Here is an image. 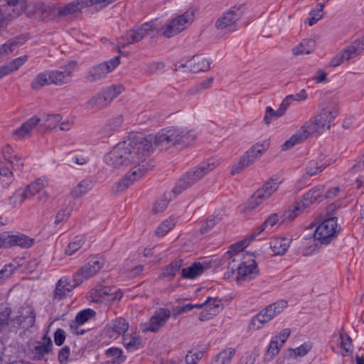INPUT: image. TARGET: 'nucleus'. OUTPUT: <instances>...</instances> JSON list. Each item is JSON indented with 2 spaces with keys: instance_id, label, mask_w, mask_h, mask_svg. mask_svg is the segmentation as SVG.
Returning <instances> with one entry per match:
<instances>
[{
  "instance_id": "nucleus-59",
  "label": "nucleus",
  "mask_w": 364,
  "mask_h": 364,
  "mask_svg": "<svg viewBox=\"0 0 364 364\" xmlns=\"http://www.w3.org/2000/svg\"><path fill=\"white\" fill-rule=\"evenodd\" d=\"M203 357V353L199 351L196 353H192L190 351L185 358V361L187 364H195L199 361Z\"/></svg>"
},
{
  "instance_id": "nucleus-27",
  "label": "nucleus",
  "mask_w": 364,
  "mask_h": 364,
  "mask_svg": "<svg viewBox=\"0 0 364 364\" xmlns=\"http://www.w3.org/2000/svg\"><path fill=\"white\" fill-rule=\"evenodd\" d=\"M210 61L205 58L196 55L194 56L191 60L188 61L186 65L181 63L178 68L188 67L190 71L194 73L199 72H205L210 69Z\"/></svg>"
},
{
  "instance_id": "nucleus-2",
  "label": "nucleus",
  "mask_w": 364,
  "mask_h": 364,
  "mask_svg": "<svg viewBox=\"0 0 364 364\" xmlns=\"http://www.w3.org/2000/svg\"><path fill=\"white\" fill-rule=\"evenodd\" d=\"M196 136L192 131H184L176 128L164 129L154 136V144L159 150H167L169 147L192 144Z\"/></svg>"
},
{
  "instance_id": "nucleus-56",
  "label": "nucleus",
  "mask_w": 364,
  "mask_h": 364,
  "mask_svg": "<svg viewBox=\"0 0 364 364\" xmlns=\"http://www.w3.org/2000/svg\"><path fill=\"white\" fill-rule=\"evenodd\" d=\"M28 55H24L12 60L9 64H7L11 73L17 70L21 66H22L28 60Z\"/></svg>"
},
{
  "instance_id": "nucleus-29",
  "label": "nucleus",
  "mask_w": 364,
  "mask_h": 364,
  "mask_svg": "<svg viewBox=\"0 0 364 364\" xmlns=\"http://www.w3.org/2000/svg\"><path fill=\"white\" fill-rule=\"evenodd\" d=\"M41 120L42 119L37 116L32 117L23 123L20 127L14 130L13 135L16 136L18 139H23L26 135L29 134Z\"/></svg>"
},
{
  "instance_id": "nucleus-10",
  "label": "nucleus",
  "mask_w": 364,
  "mask_h": 364,
  "mask_svg": "<svg viewBox=\"0 0 364 364\" xmlns=\"http://www.w3.org/2000/svg\"><path fill=\"white\" fill-rule=\"evenodd\" d=\"M364 50V36L355 40L346 46L340 53L335 55L330 61V65L336 67L345 61L354 59L359 56Z\"/></svg>"
},
{
  "instance_id": "nucleus-18",
  "label": "nucleus",
  "mask_w": 364,
  "mask_h": 364,
  "mask_svg": "<svg viewBox=\"0 0 364 364\" xmlns=\"http://www.w3.org/2000/svg\"><path fill=\"white\" fill-rule=\"evenodd\" d=\"M171 316V312L168 309L160 308L151 317L148 323H144L141 330L144 332H157Z\"/></svg>"
},
{
  "instance_id": "nucleus-42",
  "label": "nucleus",
  "mask_w": 364,
  "mask_h": 364,
  "mask_svg": "<svg viewBox=\"0 0 364 364\" xmlns=\"http://www.w3.org/2000/svg\"><path fill=\"white\" fill-rule=\"evenodd\" d=\"M91 188V182L90 181L83 180L73 188L71 195L73 198H78L86 194Z\"/></svg>"
},
{
  "instance_id": "nucleus-48",
  "label": "nucleus",
  "mask_w": 364,
  "mask_h": 364,
  "mask_svg": "<svg viewBox=\"0 0 364 364\" xmlns=\"http://www.w3.org/2000/svg\"><path fill=\"white\" fill-rule=\"evenodd\" d=\"M43 126L47 129H53L62 120V117L59 114H46L43 117Z\"/></svg>"
},
{
  "instance_id": "nucleus-63",
  "label": "nucleus",
  "mask_w": 364,
  "mask_h": 364,
  "mask_svg": "<svg viewBox=\"0 0 364 364\" xmlns=\"http://www.w3.org/2000/svg\"><path fill=\"white\" fill-rule=\"evenodd\" d=\"M9 163L14 169L21 171L23 167V161L22 158L18 155L11 156L9 159Z\"/></svg>"
},
{
  "instance_id": "nucleus-52",
  "label": "nucleus",
  "mask_w": 364,
  "mask_h": 364,
  "mask_svg": "<svg viewBox=\"0 0 364 364\" xmlns=\"http://www.w3.org/2000/svg\"><path fill=\"white\" fill-rule=\"evenodd\" d=\"M291 331L290 328H284L276 337L274 340V349L277 350V353L279 352V348L284 345L285 341L289 337Z\"/></svg>"
},
{
  "instance_id": "nucleus-44",
  "label": "nucleus",
  "mask_w": 364,
  "mask_h": 364,
  "mask_svg": "<svg viewBox=\"0 0 364 364\" xmlns=\"http://www.w3.org/2000/svg\"><path fill=\"white\" fill-rule=\"evenodd\" d=\"M306 139V135L302 134L300 130L297 131L289 139L287 140L282 145V149L287 151L294 145L300 144Z\"/></svg>"
},
{
  "instance_id": "nucleus-32",
  "label": "nucleus",
  "mask_w": 364,
  "mask_h": 364,
  "mask_svg": "<svg viewBox=\"0 0 364 364\" xmlns=\"http://www.w3.org/2000/svg\"><path fill=\"white\" fill-rule=\"evenodd\" d=\"M45 186V181L42 178H38L34 182L30 183L20 194L21 202L26 199L35 196L40 192Z\"/></svg>"
},
{
  "instance_id": "nucleus-41",
  "label": "nucleus",
  "mask_w": 364,
  "mask_h": 364,
  "mask_svg": "<svg viewBox=\"0 0 364 364\" xmlns=\"http://www.w3.org/2000/svg\"><path fill=\"white\" fill-rule=\"evenodd\" d=\"M49 71L39 73L31 82L32 89L39 90L41 87L46 85L52 84L51 79H49Z\"/></svg>"
},
{
  "instance_id": "nucleus-6",
  "label": "nucleus",
  "mask_w": 364,
  "mask_h": 364,
  "mask_svg": "<svg viewBox=\"0 0 364 364\" xmlns=\"http://www.w3.org/2000/svg\"><path fill=\"white\" fill-rule=\"evenodd\" d=\"M154 31H159V28L153 21L144 23L140 27L134 26L119 38L118 45L119 48H125L131 44L138 43L145 36L151 35Z\"/></svg>"
},
{
  "instance_id": "nucleus-26",
  "label": "nucleus",
  "mask_w": 364,
  "mask_h": 364,
  "mask_svg": "<svg viewBox=\"0 0 364 364\" xmlns=\"http://www.w3.org/2000/svg\"><path fill=\"white\" fill-rule=\"evenodd\" d=\"M80 284H77L76 281L73 280V278L72 279L66 277L61 278L56 284L54 298L59 300L62 299L66 296L68 292L73 291L75 287Z\"/></svg>"
},
{
  "instance_id": "nucleus-3",
  "label": "nucleus",
  "mask_w": 364,
  "mask_h": 364,
  "mask_svg": "<svg viewBox=\"0 0 364 364\" xmlns=\"http://www.w3.org/2000/svg\"><path fill=\"white\" fill-rule=\"evenodd\" d=\"M323 192V187L321 186L311 188L303 196V198L300 202L295 203L292 207L283 213L282 215H281V220L277 218L278 215L274 213V225L278 224L280 225L287 221L293 220L305 208L318 202L322 198Z\"/></svg>"
},
{
  "instance_id": "nucleus-16",
  "label": "nucleus",
  "mask_w": 364,
  "mask_h": 364,
  "mask_svg": "<svg viewBox=\"0 0 364 364\" xmlns=\"http://www.w3.org/2000/svg\"><path fill=\"white\" fill-rule=\"evenodd\" d=\"M104 262L100 258L95 257L81 267L73 275V280L81 284L85 279L94 276L103 267Z\"/></svg>"
},
{
  "instance_id": "nucleus-12",
  "label": "nucleus",
  "mask_w": 364,
  "mask_h": 364,
  "mask_svg": "<svg viewBox=\"0 0 364 364\" xmlns=\"http://www.w3.org/2000/svg\"><path fill=\"white\" fill-rule=\"evenodd\" d=\"M195 10L189 9L184 14L173 18L170 23L163 27V35L166 38H171L185 30L193 21Z\"/></svg>"
},
{
  "instance_id": "nucleus-57",
  "label": "nucleus",
  "mask_w": 364,
  "mask_h": 364,
  "mask_svg": "<svg viewBox=\"0 0 364 364\" xmlns=\"http://www.w3.org/2000/svg\"><path fill=\"white\" fill-rule=\"evenodd\" d=\"M291 104V102H290V98L286 97L282 100L279 108L277 110H274V117L283 116L286 113V111L289 107Z\"/></svg>"
},
{
  "instance_id": "nucleus-19",
  "label": "nucleus",
  "mask_w": 364,
  "mask_h": 364,
  "mask_svg": "<svg viewBox=\"0 0 364 364\" xmlns=\"http://www.w3.org/2000/svg\"><path fill=\"white\" fill-rule=\"evenodd\" d=\"M149 167L146 164H135V166L128 172L122 180L117 183L118 191H123L134 181L141 178L147 171Z\"/></svg>"
},
{
  "instance_id": "nucleus-36",
  "label": "nucleus",
  "mask_w": 364,
  "mask_h": 364,
  "mask_svg": "<svg viewBox=\"0 0 364 364\" xmlns=\"http://www.w3.org/2000/svg\"><path fill=\"white\" fill-rule=\"evenodd\" d=\"M324 4L318 3L316 7L312 9L309 14V17L305 20V23H308L310 26L316 24L323 16Z\"/></svg>"
},
{
  "instance_id": "nucleus-40",
  "label": "nucleus",
  "mask_w": 364,
  "mask_h": 364,
  "mask_svg": "<svg viewBox=\"0 0 364 364\" xmlns=\"http://www.w3.org/2000/svg\"><path fill=\"white\" fill-rule=\"evenodd\" d=\"M235 353V349L229 348L220 352L213 361V364H228Z\"/></svg>"
},
{
  "instance_id": "nucleus-55",
  "label": "nucleus",
  "mask_w": 364,
  "mask_h": 364,
  "mask_svg": "<svg viewBox=\"0 0 364 364\" xmlns=\"http://www.w3.org/2000/svg\"><path fill=\"white\" fill-rule=\"evenodd\" d=\"M238 257H240V254L237 253L234 257L231 256V261L228 263V270L225 274V277L228 279H230L231 276H232L235 272H237V267L239 265H236L235 262H239L240 259Z\"/></svg>"
},
{
  "instance_id": "nucleus-50",
  "label": "nucleus",
  "mask_w": 364,
  "mask_h": 364,
  "mask_svg": "<svg viewBox=\"0 0 364 364\" xmlns=\"http://www.w3.org/2000/svg\"><path fill=\"white\" fill-rule=\"evenodd\" d=\"M326 166V165L322 164L321 161H311L306 166V174L309 176H313L317 174V173L322 171Z\"/></svg>"
},
{
  "instance_id": "nucleus-14",
  "label": "nucleus",
  "mask_w": 364,
  "mask_h": 364,
  "mask_svg": "<svg viewBox=\"0 0 364 364\" xmlns=\"http://www.w3.org/2000/svg\"><path fill=\"white\" fill-rule=\"evenodd\" d=\"M120 63V58L116 56L107 61L101 63L90 68L85 79L93 82L102 79L112 72Z\"/></svg>"
},
{
  "instance_id": "nucleus-17",
  "label": "nucleus",
  "mask_w": 364,
  "mask_h": 364,
  "mask_svg": "<svg viewBox=\"0 0 364 364\" xmlns=\"http://www.w3.org/2000/svg\"><path fill=\"white\" fill-rule=\"evenodd\" d=\"M239 7L233 6L225 12L215 22V27L220 30H228L230 32L235 31L236 23L240 18Z\"/></svg>"
},
{
  "instance_id": "nucleus-53",
  "label": "nucleus",
  "mask_w": 364,
  "mask_h": 364,
  "mask_svg": "<svg viewBox=\"0 0 364 364\" xmlns=\"http://www.w3.org/2000/svg\"><path fill=\"white\" fill-rule=\"evenodd\" d=\"M338 340L341 341L340 346L343 348V356H347L351 351L352 340L348 335L341 333L338 336Z\"/></svg>"
},
{
  "instance_id": "nucleus-30",
  "label": "nucleus",
  "mask_w": 364,
  "mask_h": 364,
  "mask_svg": "<svg viewBox=\"0 0 364 364\" xmlns=\"http://www.w3.org/2000/svg\"><path fill=\"white\" fill-rule=\"evenodd\" d=\"M7 244L9 247L18 246L22 248H29L34 244V239L23 233L9 235Z\"/></svg>"
},
{
  "instance_id": "nucleus-33",
  "label": "nucleus",
  "mask_w": 364,
  "mask_h": 364,
  "mask_svg": "<svg viewBox=\"0 0 364 364\" xmlns=\"http://www.w3.org/2000/svg\"><path fill=\"white\" fill-rule=\"evenodd\" d=\"M255 262L254 260L252 261V264L247 265L245 262H242L237 267V275L236 277V281L238 284L242 280L251 279L252 275L255 273L256 268Z\"/></svg>"
},
{
  "instance_id": "nucleus-4",
  "label": "nucleus",
  "mask_w": 364,
  "mask_h": 364,
  "mask_svg": "<svg viewBox=\"0 0 364 364\" xmlns=\"http://www.w3.org/2000/svg\"><path fill=\"white\" fill-rule=\"evenodd\" d=\"M338 115V109L334 106L323 109L313 119L307 122L299 129L306 139L312 134H321L325 130L329 129L331 122Z\"/></svg>"
},
{
  "instance_id": "nucleus-38",
  "label": "nucleus",
  "mask_w": 364,
  "mask_h": 364,
  "mask_svg": "<svg viewBox=\"0 0 364 364\" xmlns=\"http://www.w3.org/2000/svg\"><path fill=\"white\" fill-rule=\"evenodd\" d=\"M123 351L121 348L112 347L105 351V355L111 358L112 364H122L125 360V357L122 355Z\"/></svg>"
},
{
  "instance_id": "nucleus-51",
  "label": "nucleus",
  "mask_w": 364,
  "mask_h": 364,
  "mask_svg": "<svg viewBox=\"0 0 364 364\" xmlns=\"http://www.w3.org/2000/svg\"><path fill=\"white\" fill-rule=\"evenodd\" d=\"M78 11L77 6L75 5V1H72L63 7H57L58 16L60 17L67 16L73 14Z\"/></svg>"
},
{
  "instance_id": "nucleus-20",
  "label": "nucleus",
  "mask_w": 364,
  "mask_h": 364,
  "mask_svg": "<svg viewBox=\"0 0 364 364\" xmlns=\"http://www.w3.org/2000/svg\"><path fill=\"white\" fill-rule=\"evenodd\" d=\"M268 225H270L271 227L273 226V214H271L268 216V218L266 219V220L264 222V223L258 228V230L253 233H252L250 235L246 237L242 240L236 242L235 244H232L230 246L228 251L226 252L225 255H230L232 252H241L245 248H246L250 243L255 240V238L259 235L261 232H262Z\"/></svg>"
},
{
  "instance_id": "nucleus-60",
  "label": "nucleus",
  "mask_w": 364,
  "mask_h": 364,
  "mask_svg": "<svg viewBox=\"0 0 364 364\" xmlns=\"http://www.w3.org/2000/svg\"><path fill=\"white\" fill-rule=\"evenodd\" d=\"M54 342L56 346H62L65 340V331L62 328H58L53 335Z\"/></svg>"
},
{
  "instance_id": "nucleus-49",
  "label": "nucleus",
  "mask_w": 364,
  "mask_h": 364,
  "mask_svg": "<svg viewBox=\"0 0 364 364\" xmlns=\"http://www.w3.org/2000/svg\"><path fill=\"white\" fill-rule=\"evenodd\" d=\"M175 226V220L170 218L161 223L156 230L158 236H164L168 233Z\"/></svg>"
},
{
  "instance_id": "nucleus-61",
  "label": "nucleus",
  "mask_w": 364,
  "mask_h": 364,
  "mask_svg": "<svg viewBox=\"0 0 364 364\" xmlns=\"http://www.w3.org/2000/svg\"><path fill=\"white\" fill-rule=\"evenodd\" d=\"M70 354V348L68 346L63 347L58 353V358L60 363H64L68 361Z\"/></svg>"
},
{
  "instance_id": "nucleus-1",
  "label": "nucleus",
  "mask_w": 364,
  "mask_h": 364,
  "mask_svg": "<svg viewBox=\"0 0 364 364\" xmlns=\"http://www.w3.org/2000/svg\"><path fill=\"white\" fill-rule=\"evenodd\" d=\"M153 137L136 135L117 144L105 156L106 164L114 168L132 164H145L153 150Z\"/></svg>"
},
{
  "instance_id": "nucleus-22",
  "label": "nucleus",
  "mask_w": 364,
  "mask_h": 364,
  "mask_svg": "<svg viewBox=\"0 0 364 364\" xmlns=\"http://www.w3.org/2000/svg\"><path fill=\"white\" fill-rule=\"evenodd\" d=\"M29 6H32V11L36 17L44 21H52L58 16L57 6L53 4L47 5L42 2H37L31 4Z\"/></svg>"
},
{
  "instance_id": "nucleus-13",
  "label": "nucleus",
  "mask_w": 364,
  "mask_h": 364,
  "mask_svg": "<svg viewBox=\"0 0 364 364\" xmlns=\"http://www.w3.org/2000/svg\"><path fill=\"white\" fill-rule=\"evenodd\" d=\"M120 85H112L105 90L93 95L87 102L86 106L90 109H101L106 107L121 92Z\"/></svg>"
},
{
  "instance_id": "nucleus-43",
  "label": "nucleus",
  "mask_w": 364,
  "mask_h": 364,
  "mask_svg": "<svg viewBox=\"0 0 364 364\" xmlns=\"http://www.w3.org/2000/svg\"><path fill=\"white\" fill-rule=\"evenodd\" d=\"M85 237L84 235H77L74 237L65 248V252L67 255H73L75 254L85 243Z\"/></svg>"
},
{
  "instance_id": "nucleus-46",
  "label": "nucleus",
  "mask_w": 364,
  "mask_h": 364,
  "mask_svg": "<svg viewBox=\"0 0 364 364\" xmlns=\"http://www.w3.org/2000/svg\"><path fill=\"white\" fill-rule=\"evenodd\" d=\"M14 180V175L10 168L1 166H0V183L3 187H8Z\"/></svg>"
},
{
  "instance_id": "nucleus-28",
  "label": "nucleus",
  "mask_w": 364,
  "mask_h": 364,
  "mask_svg": "<svg viewBox=\"0 0 364 364\" xmlns=\"http://www.w3.org/2000/svg\"><path fill=\"white\" fill-rule=\"evenodd\" d=\"M209 267L210 265L206 262H194L190 267L181 269V277L183 279H194L198 276H200L204 271Z\"/></svg>"
},
{
  "instance_id": "nucleus-45",
  "label": "nucleus",
  "mask_w": 364,
  "mask_h": 364,
  "mask_svg": "<svg viewBox=\"0 0 364 364\" xmlns=\"http://www.w3.org/2000/svg\"><path fill=\"white\" fill-rule=\"evenodd\" d=\"M123 345L129 351L138 350L141 347V341L139 336H123Z\"/></svg>"
},
{
  "instance_id": "nucleus-9",
  "label": "nucleus",
  "mask_w": 364,
  "mask_h": 364,
  "mask_svg": "<svg viewBox=\"0 0 364 364\" xmlns=\"http://www.w3.org/2000/svg\"><path fill=\"white\" fill-rule=\"evenodd\" d=\"M340 230L335 217L328 218L317 226L314 231V241L321 245H328L336 236Z\"/></svg>"
},
{
  "instance_id": "nucleus-58",
  "label": "nucleus",
  "mask_w": 364,
  "mask_h": 364,
  "mask_svg": "<svg viewBox=\"0 0 364 364\" xmlns=\"http://www.w3.org/2000/svg\"><path fill=\"white\" fill-rule=\"evenodd\" d=\"M14 269L15 267L12 264H8L0 270V284L12 274Z\"/></svg>"
},
{
  "instance_id": "nucleus-39",
  "label": "nucleus",
  "mask_w": 364,
  "mask_h": 364,
  "mask_svg": "<svg viewBox=\"0 0 364 364\" xmlns=\"http://www.w3.org/2000/svg\"><path fill=\"white\" fill-rule=\"evenodd\" d=\"M290 242L291 240L286 237H274V256L284 255Z\"/></svg>"
},
{
  "instance_id": "nucleus-5",
  "label": "nucleus",
  "mask_w": 364,
  "mask_h": 364,
  "mask_svg": "<svg viewBox=\"0 0 364 364\" xmlns=\"http://www.w3.org/2000/svg\"><path fill=\"white\" fill-rule=\"evenodd\" d=\"M216 166L214 161H210L200 163L194 170L187 172L178 181L176 186L172 190L173 193L176 195L181 193L213 170Z\"/></svg>"
},
{
  "instance_id": "nucleus-35",
  "label": "nucleus",
  "mask_w": 364,
  "mask_h": 364,
  "mask_svg": "<svg viewBox=\"0 0 364 364\" xmlns=\"http://www.w3.org/2000/svg\"><path fill=\"white\" fill-rule=\"evenodd\" d=\"M5 9L9 16L16 18L25 9V2L19 0H9L7 1Z\"/></svg>"
},
{
  "instance_id": "nucleus-31",
  "label": "nucleus",
  "mask_w": 364,
  "mask_h": 364,
  "mask_svg": "<svg viewBox=\"0 0 364 364\" xmlns=\"http://www.w3.org/2000/svg\"><path fill=\"white\" fill-rule=\"evenodd\" d=\"M26 40V37L23 36H18L9 39L4 44L0 46L1 56L3 57L12 53L16 48L21 46Z\"/></svg>"
},
{
  "instance_id": "nucleus-37",
  "label": "nucleus",
  "mask_w": 364,
  "mask_h": 364,
  "mask_svg": "<svg viewBox=\"0 0 364 364\" xmlns=\"http://www.w3.org/2000/svg\"><path fill=\"white\" fill-rule=\"evenodd\" d=\"M96 315V312L92 309H86L78 312L75 318V324L71 323L70 328H73L74 326L83 325L85 322L90 319L94 318ZM77 328V326H75Z\"/></svg>"
},
{
  "instance_id": "nucleus-23",
  "label": "nucleus",
  "mask_w": 364,
  "mask_h": 364,
  "mask_svg": "<svg viewBox=\"0 0 364 364\" xmlns=\"http://www.w3.org/2000/svg\"><path fill=\"white\" fill-rule=\"evenodd\" d=\"M18 315L14 318V321L21 328L28 329L33 327L36 321V314L31 306L21 307Z\"/></svg>"
},
{
  "instance_id": "nucleus-47",
  "label": "nucleus",
  "mask_w": 364,
  "mask_h": 364,
  "mask_svg": "<svg viewBox=\"0 0 364 364\" xmlns=\"http://www.w3.org/2000/svg\"><path fill=\"white\" fill-rule=\"evenodd\" d=\"M183 260L182 259H177L171 262L166 267L163 273L164 277H173L183 266Z\"/></svg>"
},
{
  "instance_id": "nucleus-64",
  "label": "nucleus",
  "mask_w": 364,
  "mask_h": 364,
  "mask_svg": "<svg viewBox=\"0 0 364 364\" xmlns=\"http://www.w3.org/2000/svg\"><path fill=\"white\" fill-rule=\"evenodd\" d=\"M117 291L115 287H104L97 290V294L101 297L112 296Z\"/></svg>"
},
{
  "instance_id": "nucleus-54",
  "label": "nucleus",
  "mask_w": 364,
  "mask_h": 364,
  "mask_svg": "<svg viewBox=\"0 0 364 364\" xmlns=\"http://www.w3.org/2000/svg\"><path fill=\"white\" fill-rule=\"evenodd\" d=\"M221 220L219 216L212 215L209 217L200 228V232L205 234L210 230L217 223Z\"/></svg>"
},
{
  "instance_id": "nucleus-62",
  "label": "nucleus",
  "mask_w": 364,
  "mask_h": 364,
  "mask_svg": "<svg viewBox=\"0 0 364 364\" xmlns=\"http://www.w3.org/2000/svg\"><path fill=\"white\" fill-rule=\"evenodd\" d=\"M311 346L309 343H304L294 350L296 356L302 357L306 355L311 350Z\"/></svg>"
},
{
  "instance_id": "nucleus-25",
  "label": "nucleus",
  "mask_w": 364,
  "mask_h": 364,
  "mask_svg": "<svg viewBox=\"0 0 364 364\" xmlns=\"http://www.w3.org/2000/svg\"><path fill=\"white\" fill-rule=\"evenodd\" d=\"M129 328V324L124 318H119L109 323L106 328V334L109 338H116L121 334H124Z\"/></svg>"
},
{
  "instance_id": "nucleus-21",
  "label": "nucleus",
  "mask_w": 364,
  "mask_h": 364,
  "mask_svg": "<svg viewBox=\"0 0 364 364\" xmlns=\"http://www.w3.org/2000/svg\"><path fill=\"white\" fill-rule=\"evenodd\" d=\"M76 63L70 62L64 67H61L59 70H52L50 72V77L52 84L56 85H63L71 82L72 75Z\"/></svg>"
},
{
  "instance_id": "nucleus-11",
  "label": "nucleus",
  "mask_w": 364,
  "mask_h": 364,
  "mask_svg": "<svg viewBox=\"0 0 364 364\" xmlns=\"http://www.w3.org/2000/svg\"><path fill=\"white\" fill-rule=\"evenodd\" d=\"M364 50V36L355 40L346 46L340 53L335 55L330 61V65L336 67L345 61L354 59L359 56Z\"/></svg>"
},
{
  "instance_id": "nucleus-8",
  "label": "nucleus",
  "mask_w": 364,
  "mask_h": 364,
  "mask_svg": "<svg viewBox=\"0 0 364 364\" xmlns=\"http://www.w3.org/2000/svg\"><path fill=\"white\" fill-rule=\"evenodd\" d=\"M270 140L264 141L262 143H257L252 148L247 150L245 155L242 156L240 160L235 164L232 168V175L239 173L241 171L248 167L250 164H253L255 160L261 155L269 147Z\"/></svg>"
},
{
  "instance_id": "nucleus-15",
  "label": "nucleus",
  "mask_w": 364,
  "mask_h": 364,
  "mask_svg": "<svg viewBox=\"0 0 364 364\" xmlns=\"http://www.w3.org/2000/svg\"><path fill=\"white\" fill-rule=\"evenodd\" d=\"M53 350V344L51 338L45 334L41 341L32 343L29 347L30 358L34 361H40L45 359L46 355L50 354Z\"/></svg>"
},
{
  "instance_id": "nucleus-7",
  "label": "nucleus",
  "mask_w": 364,
  "mask_h": 364,
  "mask_svg": "<svg viewBox=\"0 0 364 364\" xmlns=\"http://www.w3.org/2000/svg\"><path fill=\"white\" fill-rule=\"evenodd\" d=\"M273 193L271 182H267L264 187L255 191L247 202L238 206V212L244 217H249L264 200Z\"/></svg>"
},
{
  "instance_id": "nucleus-34",
  "label": "nucleus",
  "mask_w": 364,
  "mask_h": 364,
  "mask_svg": "<svg viewBox=\"0 0 364 364\" xmlns=\"http://www.w3.org/2000/svg\"><path fill=\"white\" fill-rule=\"evenodd\" d=\"M315 48L316 42L314 40L304 39L292 49V52L295 55L309 54L314 50Z\"/></svg>"
},
{
  "instance_id": "nucleus-24",
  "label": "nucleus",
  "mask_w": 364,
  "mask_h": 364,
  "mask_svg": "<svg viewBox=\"0 0 364 364\" xmlns=\"http://www.w3.org/2000/svg\"><path fill=\"white\" fill-rule=\"evenodd\" d=\"M272 304H269L264 309L255 316L250 321V329H259L269 322L273 317Z\"/></svg>"
}]
</instances>
